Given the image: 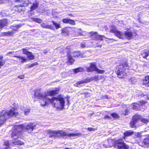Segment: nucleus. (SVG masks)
Returning a JSON list of instances; mask_svg holds the SVG:
<instances>
[{
  "mask_svg": "<svg viewBox=\"0 0 149 149\" xmlns=\"http://www.w3.org/2000/svg\"><path fill=\"white\" fill-rule=\"evenodd\" d=\"M34 96L35 97L41 100V105L45 106L51 103L54 107L59 109L63 108L64 105V99L62 97L58 96L57 97H53L50 99L48 97V95L45 93H42L37 91L35 92Z\"/></svg>",
  "mask_w": 149,
  "mask_h": 149,
  "instance_id": "nucleus-1",
  "label": "nucleus"
},
{
  "mask_svg": "<svg viewBox=\"0 0 149 149\" xmlns=\"http://www.w3.org/2000/svg\"><path fill=\"white\" fill-rule=\"evenodd\" d=\"M36 124L34 123H30L27 125H15L12 128L11 132V137L14 140L18 139L19 136L23 128L25 129L29 133H32L33 130L36 129Z\"/></svg>",
  "mask_w": 149,
  "mask_h": 149,
  "instance_id": "nucleus-2",
  "label": "nucleus"
},
{
  "mask_svg": "<svg viewBox=\"0 0 149 149\" xmlns=\"http://www.w3.org/2000/svg\"><path fill=\"white\" fill-rule=\"evenodd\" d=\"M45 132L49 135V137H54V138L59 137L61 136H68L69 137L72 136H81V134L80 133H70L68 134L66 132L61 130L59 131H53L49 130L46 131Z\"/></svg>",
  "mask_w": 149,
  "mask_h": 149,
  "instance_id": "nucleus-3",
  "label": "nucleus"
},
{
  "mask_svg": "<svg viewBox=\"0 0 149 149\" xmlns=\"http://www.w3.org/2000/svg\"><path fill=\"white\" fill-rule=\"evenodd\" d=\"M110 32L113 33L115 35L120 39H124L125 38L130 40L134 37L137 34L136 31L132 32L130 31L125 32L124 33L118 31L114 26L111 27L110 30Z\"/></svg>",
  "mask_w": 149,
  "mask_h": 149,
  "instance_id": "nucleus-4",
  "label": "nucleus"
},
{
  "mask_svg": "<svg viewBox=\"0 0 149 149\" xmlns=\"http://www.w3.org/2000/svg\"><path fill=\"white\" fill-rule=\"evenodd\" d=\"M19 114L17 112H16L12 110H10L8 112H5L3 110L1 114L0 115V127L1 126L3 123L8 118L15 116H17Z\"/></svg>",
  "mask_w": 149,
  "mask_h": 149,
  "instance_id": "nucleus-5",
  "label": "nucleus"
},
{
  "mask_svg": "<svg viewBox=\"0 0 149 149\" xmlns=\"http://www.w3.org/2000/svg\"><path fill=\"white\" fill-rule=\"evenodd\" d=\"M129 68V66L126 62L121 63L116 68V72L118 77L122 78L126 77L127 74L125 71L126 69H128Z\"/></svg>",
  "mask_w": 149,
  "mask_h": 149,
  "instance_id": "nucleus-6",
  "label": "nucleus"
},
{
  "mask_svg": "<svg viewBox=\"0 0 149 149\" xmlns=\"http://www.w3.org/2000/svg\"><path fill=\"white\" fill-rule=\"evenodd\" d=\"M91 38L93 40H99L101 41L103 40L105 38L109 39V38H105L103 35H100L96 32L93 33L91 32L89 33Z\"/></svg>",
  "mask_w": 149,
  "mask_h": 149,
  "instance_id": "nucleus-7",
  "label": "nucleus"
},
{
  "mask_svg": "<svg viewBox=\"0 0 149 149\" xmlns=\"http://www.w3.org/2000/svg\"><path fill=\"white\" fill-rule=\"evenodd\" d=\"M94 79H95L93 78H88L85 79H84L83 80H81L80 81L77 82L76 84H74V86L77 87H79L80 86V84H82L83 83H86L88 82H90L93 80Z\"/></svg>",
  "mask_w": 149,
  "mask_h": 149,
  "instance_id": "nucleus-8",
  "label": "nucleus"
},
{
  "mask_svg": "<svg viewBox=\"0 0 149 149\" xmlns=\"http://www.w3.org/2000/svg\"><path fill=\"white\" fill-rule=\"evenodd\" d=\"M116 143L118 146V149H129V146L123 142L118 141Z\"/></svg>",
  "mask_w": 149,
  "mask_h": 149,
  "instance_id": "nucleus-9",
  "label": "nucleus"
},
{
  "mask_svg": "<svg viewBox=\"0 0 149 149\" xmlns=\"http://www.w3.org/2000/svg\"><path fill=\"white\" fill-rule=\"evenodd\" d=\"M90 65L94 71H96L98 73L103 74L105 72L104 70H100L97 68L96 67V63L95 62L92 63Z\"/></svg>",
  "mask_w": 149,
  "mask_h": 149,
  "instance_id": "nucleus-10",
  "label": "nucleus"
},
{
  "mask_svg": "<svg viewBox=\"0 0 149 149\" xmlns=\"http://www.w3.org/2000/svg\"><path fill=\"white\" fill-rule=\"evenodd\" d=\"M15 2L21 3L20 4L21 6H27L29 3V0H14Z\"/></svg>",
  "mask_w": 149,
  "mask_h": 149,
  "instance_id": "nucleus-11",
  "label": "nucleus"
},
{
  "mask_svg": "<svg viewBox=\"0 0 149 149\" xmlns=\"http://www.w3.org/2000/svg\"><path fill=\"white\" fill-rule=\"evenodd\" d=\"M20 110L21 111L20 112L21 114H22L23 113H24L25 115H27L29 113L30 109H27L26 107H22L20 108Z\"/></svg>",
  "mask_w": 149,
  "mask_h": 149,
  "instance_id": "nucleus-12",
  "label": "nucleus"
},
{
  "mask_svg": "<svg viewBox=\"0 0 149 149\" xmlns=\"http://www.w3.org/2000/svg\"><path fill=\"white\" fill-rule=\"evenodd\" d=\"M63 22L65 23H69L72 25H74L75 24V22L74 20H72L71 19L65 18L63 19Z\"/></svg>",
  "mask_w": 149,
  "mask_h": 149,
  "instance_id": "nucleus-13",
  "label": "nucleus"
},
{
  "mask_svg": "<svg viewBox=\"0 0 149 149\" xmlns=\"http://www.w3.org/2000/svg\"><path fill=\"white\" fill-rule=\"evenodd\" d=\"M39 4V2L37 1H36L35 2H34L33 3L31 7L30 11H33L38 8V7Z\"/></svg>",
  "mask_w": 149,
  "mask_h": 149,
  "instance_id": "nucleus-14",
  "label": "nucleus"
},
{
  "mask_svg": "<svg viewBox=\"0 0 149 149\" xmlns=\"http://www.w3.org/2000/svg\"><path fill=\"white\" fill-rule=\"evenodd\" d=\"M41 26L44 28L48 29L51 30H53L54 29V27L50 25H48L47 24L44 23H42L41 24Z\"/></svg>",
  "mask_w": 149,
  "mask_h": 149,
  "instance_id": "nucleus-15",
  "label": "nucleus"
},
{
  "mask_svg": "<svg viewBox=\"0 0 149 149\" xmlns=\"http://www.w3.org/2000/svg\"><path fill=\"white\" fill-rule=\"evenodd\" d=\"M59 91V89L56 88L55 90H52V91L48 92V93L49 95L52 96L56 94H58Z\"/></svg>",
  "mask_w": 149,
  "mask_h": 149,
  "instance_id": "nucleus-16",
  "label": "nucleus"
},
{
  "mask_svg": "<svg viewBox=\"0 0 149 149\" xmlns=\"http://www.w3.org/2000/svg\"><path fill=\"white\" fill-rule=\"evenodd\" d=\"M143 83L144 85L149 86V76H146L143 80Z\"/></svg>",
  "mask_w": 149,
  "mask_h": 149,
  "instance_id": "nucleus-17",
  "label": "nucleus"
},
{
  "mask_svg": "<svg viewBox=\"0 0 149 149\" xmlns=\"http://www.w3.org/2000/svg\"><path fill=\"white\" fill-rule=\"evenodd\" d=\"M7 21L6 19H3L0 20V29L6 25L7 24Z\"/></svg>",
  "mask_w": 149,
  "mask_h": 149,
  "instance_id": "nucleus-18",
  "label": "nucleus"
},
{
  "mask_svg": "<svg viewBox=\"0 0 149 149\" xmlns=\"http://www.w3.org/2000/svg\"><path fill=\"white\" fill-rule=\"evenodd\" d=\"M14 57H15L19 59V61H20L22 63L25 62L27 60V59H25L24 57L20 56H14Z\"/></svg>",
  "mask_w": 149,
  "mask_h": 149,
  "instance_id": "nucleus-19",
  "label": "nucleus"
},
{
  "mask_svg": "<svg viewBox=\"0 0 149 149\" xmlns=\"http://www.w3.org/2000/svg\"><path fill=\"white\" fill-rule=\"evenodd\" d=\"M70 54L72 55L74 57H79V56H81V54L80 52H71L70 53Z\"/></svg>",
  "mask_w": 149,
  "mask_h": 149,
  "instance_id": "nucleus-20",
  "label": "nucleus"
},
{
  "mask_svg": "<svg viewBox=\"0 0 149 149\" xmlns=\"http://www.w3.org/2000/svg\"><path fill=\"white\" fill-rule=\"evenodd\" d=\"M71 54L69 55V54H68V62L70 64H72L74 61V60Z\"/></svg>",
  "mask_w": 149,
  "mask_h": 149,
  "instance_id": "nucleus-21",
  "label": "nucleus"
},
{
  "mask_svg": "<svg viewBox=\"0 0 149 149\" xmlns=\"http://www.w3.org/2000/svg\"><path fill=\"white\" fill-rule=\"evenodd\" d=\"M141 119V116L140 115H135L132 117V120L136 123L138 120H140Z\"/></svg>",
  "mask_w": 149,
  "mask_h": 149,
  "instance_id": "nucleus-22",
  "label": "nucleus"
},
{
  "mask_svg": "<svg viewBox=\"0 0 149 149\" xmlns=\"http://www.w3.org/2000/svg\"><path fill=\"white\" fill-rule=\"evenodd\" d=\"M26 55L29 60H32L34 59V56L31 52H30Z\"/></svg>",
  "mask_w": 149,
  "mask_h": 149,
  "instance_id": "nucleus-23",
  "label": "nucleus"
},
{
  "mask_svg": "<svg viewBox=\"0 0 149 149\" xmlns=\"http://www.w3.org/2000/svg\"><path fill=\"white\" fill-rule=\"evenodd\" d=\"M136 81V79L134 77H131L129 79V82L132 84H135Z\"/></svg>",
  "mask_w": 149,
  "mask_h": 149,
  "instance_id": "nucleus-24",
  "label": "nucleus"
},
{
  "mask_svg": "<svg viewBox=\"0 0 149 149\" xmlns=\"http://www.w3.org/2000/svg\"><path fill=\"white\" fill-rule=\"evenodd\" d=\"M133 132L131 130L125 131L124 133V134L125 136H127L131 135L133 134Z\"/></svg>",
  "mask_w": 149,
  "mask_h": 149,
  "instance_id": "nucleus-25",
  "label": "nucleus"
},
{
  "mask_svg": "<svg viewBox=\"0 0 149 149\" xmlns=\"http://www.w3.org/2000/svg\"><path fill=\"white\" fill-rule=\"evenodd\" d=\"M149 53V50L147 52L143 51L142 52V56L144 58H146L148 56Z\"/></svg>",
  "mask_w": 149,
  "mask_h": 149,
  "instance_id": "nucleus-26",
  "label": "nucleus"
},
{
  "mask_svg": "<svg viewBox=\"0 0 149 149\" xmlns=\"http://www.w3.org/2000/svg\"><path fill=\"white\" fill-rule=\"evenodd\" d=\"M31 19L33 21L38 23H40L42 22V21L41 19L39 18L32 17L31 18Z\"/></svg>",
  "mask_w": 149,
  "mask_h": 149,
  "instance_id": "nucleus-27",
  "label": "nucleus"
},
{
  "mask_svg": "<svg viewBox=\"0 0 149 149\" xmlns=\"http://www.w3.org/2000/svg\"><path fill=\"white\" fill-rule=\"evenodd\" d=\"M62 33L63 35H67L68 34L69 31L66 28H64L61 30Z\"/></svg>",
  "mask_w": 149,
  "mask_h": 149,
  "instance_id": "nucleus-28",
  "label": "nucleus"
},
{
  "mask_svg": "<svg viewBox=\"0 0 149 149\" xmlns=\"http://www.w3.org/2000/svg\"><path fill=\"white\" fill-rule=\"evenodd\" d=\"M139 107L137 103H134L132 105V108L135 110H139Z\"/></svg>",
  "mask_w": 149,
  "mask_h": 149,
  "instance_id": "nucleus-29",
  "label": "nucleus"
},
{
  "mask_svg": "<svg viewBox=\"0 0 149 149\" xmlns=\"http://www.w3.org/2000/svg\"><path fill=\"white\" fill-rule=\"evenodd\" d=\"M74 72L75 73H77L79 72H83L84 71V69L82 68H77L76 69H74Z\"/></svg>",
  "mask_w": 149,
  "mask_h": 149,
  "instance_id": "nucleus-30",
  "label": "nucleus"
},
{
  "mask_svg": "<svg viewBox=\"0 0 149 149\" xmlns=\"http://www.w3.org/2000/svg\"><path fill=\"white\" fill-rule=\"evenodd\" d=\"M14 33L12 31H9L4 33V35L6 36H12Z\"/></svg>",
  "mask_w": 149,
  "mask_h": 149,
  "instance_id": "nucleus-31",
  "label": "nucleus"
},
{
  "mask_svg": "<svg viewBox=\"0 0 149 149\" xmlns=\"http://www.w3.org/2000/svg\"><path fill=\"white\" fill-rule=\"evenodd\" d=\"M27 47L25 48H22V53L23 54L27 55L29 52L28 51Z\"/></svg>",
  "mask_w": 149,
  "mask_h": 149,
  "instance_id": "nucleus-32",
  "label": "nucleus"
},
{
  "mask_svg": "<svg viewBox=\"0 0 149 149\" xmlns=\"http://www.w3.org/2000/svg\"><path fill=\"white\" fill-rule=\"evenodd\" d=\"M52 23H53V24L55 26L56 28V29H58L59 28H60V24L59 23L55 22L54 21H52Z\"/></svg>",
  "mask_w": 149,
  "mask_h": 149,
  "instance_id": "nucleus-33",
  "label": "nucleus"
},
{
  "mask_svg": "<svg viewBox=\"0 0 149 149\" xmlns=\"http://www.w3.org/2000/svg\"><path fill=\"white\" fill-rule=\"evenodd\" d=\"M13 143L15 145H22L24 144V143L20 141L17 140L15 142H13Z\"/></svg>",
  "mask_w": 149,
  "mask_h": 149,
  "instance_id": "nucleus-34",
  "label": "nucleus"
},
{
  "mask_svg": "<svg viewBox=\"0 0 149 149\" xmlns=\"http://www.w3.org/2000/svg\"><path fill=\"white\" fill-rule=\"evenodd\" d=\"M136 122L133 120L130 123V125L132 128H135L136 127Z\"/></svg>",
  "mask_w": 149,
  "mask_h": 149,
  "instance_id": "nucleus-35",
  "label": "nucleus"
},
{
  "mask_svg": "<svg viewBox=\"0 0 149 149\" xmlns=\"http://www.w3.org/2000/svg\"><path fill=\"white\" fill-rule=\"evenodd\" d=\"M3 56H0V59H3ZM4 64V62L2 60H0V68H1V66H3Z\"/></svg>",
  "mask_w": 149,
  "mask_h": 149,
  "instance_id": "nucleus-36",
  "label": "nucleus"
},
{
  "mask_svg": "<svg viewBox=\"0 0 149 149\" xmlns=\"http://www.w3.org/2000/svg\"><path fill=\"white\" fill-rule=\"evenodd\" d=\"M21 26V25H18L15 26L13 27L12 29L13 30H14V31H17L18 30V29L20 28Z\"/></svg>",
  "mask_w": 149,
  "mask_h": 149,
  "instance_id": "nucleus-37",
  "label": "nucleus"
},
{
  "mask_svg": "<svg viewBox=\"0 0 149 149\" xmlns=\"http://www.w3.org/2000/svg\"><path fill=\"white\" fill-rule=\"evenodd\" d=\"M141 120L142 122L145 123H147L149 122V119L147 118H142Z\"/></svg>",
  "mask_w": 149,
  "mask_h": 149,
  "instance_id": "nucleus-38",
  "label": "nucleus"
},
{
  "mask_svg": "<svg viewBox=\"0 0 149 149\" xmlns=\"http://www.w3.org/2000/svg\"><path fill=\"white\" fill-rule=\"evenodd\" d=\"M137 104L139 106H142L145 104V102L143 101H140L138 102Z\"/></svg>",
  "mask_w": 149,
  "mask_h": 149,
  "instance_id": "nucleus-39",
  "label": "nucleus"
},
{
  "mask_svg": "<svg viewBox=\"0 0 149 149\" xmlns=\"http://www.w3.org/2000/svg\"><path fill=\"white\" fill-rule=\"evenodd\" d=\"M87 70L88 72H90L94 71V69H93V68L91 67V65L89 68H87Z\"/></svg>",
  "mask_w": 149,
  "mask_h": 149,
  "instance_id": "nucleus-40",
  "label": "nucleus"
},
{
  "mask_svg": "<svg viewBox=\"0 0 149 149\" xmlns=\"http://www.w3.org/2000/svg\"><path fill=\"white\" fill-rule=\"evenodd\" d=\"M111 116L113 118H117L119 117L118 115L116 113H113L111 114Z\"/></svg>",
  "mask_w": 149,
  "mask_h": 149,
  "instance_id": "nucleus-41",
  "label": "nucleus"
},
{
  "mask_svg": "<svg viewBox=\"0 0 149 149\" xmlns=\"http://www.w3.org/2000/svg\"><path fill=\"white\" fill-rule=\"evenodd\" d=\"M4 145L7 146H9V141H7L4 142Z\"/></svg>",
  "mask_w": 149,
  "mask_h": 149,
  "instance_id": "nucleus-42",
  "label": "nucleus"
},
{
  "mask_svg": "<svg viewBox=\"0 0 149 149\" xmlns=\"http://www.w3.org/2000/svg\"><path fill=\"white\" fill-rule=\"evenodd\" d=\"M38 64V63L36 62H35L32 64L30 66L31 67H33L34 66L37 65Z\"/></svg>",
  "mask_w": 149,
  "mask_h": 149,
  "instance_id": "nucleus-43",
  "label": "nucleus"
},
{
  "mask_svg": "<svg viewBox=\"0 0 149 149\" xmlns=\"http://www.w3.org/2000/svg\"><path fill=\"white\" fill-rule=\"evenodd\" d=\"M87 129L89 131H94L95 130V129L93 128H90V127H89V128H87Z\"/></svg>",
  "mask_w": 149,
  "mask_h": 149,
  "instance_id": "nucleus-44",
  "label": "nucleus"
},
{
  "mask_svg": "<svg viewBox=\"0 0 149 149\" xmlns=\"http://www.w3.org/2000/svg\"><path fill=\"white\" fill-rule=\"evenodd\" d=\"M18 78L20 79H23L24 78V76L23 75H21L18 76Z\"/></svg>",
  "mask_w": 149,
  "mask_h": 149,
  "instance_id": "nucleus-45",
  "label": "nucleus"
},
{
  "mask_svg": "<svg viewBox=\"0 0 149 149\" xmlns=\"http://www.w3.org/2000/svg\"><path fill=\"white\" fill-rule=\"evenodd\" d=\"M104 118L105 119H107V118L110 119V117L108 115H106L104 116Z\"/></svg>",
  "mask_w": 149,
  "mask_h": 149,
  "instance_id": "nucleus-46",
  "label": "nucleus"
},
{
  "mask_svg": "<svg viewBox=\"0 0 149 149\" xmlns=\"http://www.w3.org/2000/svg\"><path fill=\"white\" fill-rule=\"evenodd\" d=\"M86 47V46L85 45L83 44H81V47L82 48H85Z\"/></svg>",
  "mask_w": 149,
  "mask_h": 149,
  "instance_id": "nucleus-47",
  "label": "nucleus"
},
{
  "mask_svg": "<svg viewBox=\"0 0 149 149\" xmlns=\"http://www.w3.org/2000/svg\"><path fill=\"white\" fill-rule=\"evenodd\" d=\"M4 1L3 0H0V4L4 3Z\"/></svg>",
  "mask_w": 149,
  "mask_h": 149,
  "instance_id": "nucleus-48",
  "label": "nucleus"
},
{
  "mask_svg": "<svg viewBox=\"0 0 149 149\" xmlns=\"http://www.w3.org/2000/svg\"><path fill=\"white\" fill-rule=\"evenodd\" d=\"M92 78H93L94 79H94L93 80L96 81L97 80V77L96 76H94Z\"/></svg>",
  "mask_w": 149,
  "mask_h": 149,
  "instance_id": "nucleus-49",
  "label": "nucleus"
},
{
  "mask_svg": "<svg viewBox=\"0 0 149 149\" xmlns=\"http://www.w3.org/2000/svg\"><path fill=\"white\" fill-rule=\"evenodd\" d=\"M13 53H14L13 51L10 52H7V54H13Z\"/></svg>",
  "mask_w": 149,
  "mask_h": 149,
  "instance_id": "nucleus-50",
  "label": "nucleus"
},
{
  "mask_svg": "<svg viewBox=\"0 0 149 149\" xmlns=\"http://www.w3.org/2000/svg\"><path fill=\"white\" fill-rule=\"evenodd\" d=\"M137 136L138 137H140L141 136V134L139 133L137 134Z\"/></svg>",
  "mask_w": 149,
  "mask_h": 149,
  "instance_id": "nucleus-51",
  "label": "nucleus"
},
{
  "mask_svg": "<svg viewBox=\"0 0 149 149\" xmlns=\"http://www.w3.org/2000/svg\"><path fill=\"white\" fill-rule=\"evenodd\" d=\"M104 97H105L106 98H107V99H108V96L107 95H105L104 96Z\"/></svg>",
  "mask_w": 149,
  "mask_h": 149,
  "instance_id": "nucleus-52",
  "label": "nucleus"
},
{
  "mask_svg": "<svg viewBox=\"0 0 149 149\" xmlns=\"http://www.w3.org/2000/svg\"><path fill=\"white\" fill-rule=\"evenodd\" d=\"M94 114L93 113H90L89 114V116H92L93 114Z\"/></svg>",
  "mask_w": 149,
  "mask_h": 149,
  "instance_id": "nucleus-53",
  "label": "nucleus"
},
{
  "mask_svg": "<svg viewBox=\"0 0 149 149\" xmlns=\"http://www.w3.org/2000/svg\"><path fill=\"white\" fill-rule=\"evenodd\" d=\"M65 149H71V148H65Z\"/></svg>",
  "mask_w": 149,
  "mask_h": 149,
  "instance_id": "nucleus-54",
  "label": "nucleus"
},
{
  "mask_svg": "<svg viewBox=\"0 0 149 149\" xmlns=\"http://www.w3.org/2000/svg\"><path fill=\"white\" fill-rule=\"evenodd\" d=\"M98 47H101V45H99L98 46Z\"/></svg>",
  "mask_w": 149,
  "mask_h": 149,
  "instance_id": "nucleus-55",
  "label": "nucleus"
},
{
  "mask_svg": "<svg viewBox=\"0 0 149 149\" xmlns=\"http://www.w3.org/2000/svg\"><path fill=\"white\" fill-rule=\"evenodd\" d=\"M67 48L69 49V48H70V46H67Z\"/></svg>",
  "mask_w": 149,
  "mask_h": 149,
  "instance_id": "nucleus-56",
  "label": "nucleus"
},
{
  "mask_svg": "<svg viewBox=\"0 0 149 149\" xmlns=\"http://www.w3.org/2000/svg\"><path fill=\"white\" fill-rule=\"evenodd\" d=\"M148 99H149V95L148 96Z\"/></svg>",
  "mask_w": 149,
  "mask_h": 149,
  "instance_id": "nucleus-57",
  "label": "nucleus"
},
{
  "mask_svg": "<svg viewBox=\"0 0 149 149\" xmlns=\"http://www.w3.org/2000/svg\"><path fill=\"white\" fill-rule=\"evenodd\" d=\"M148 140V139H145L146 141H147V140Z\"/></svg>",
  "mask_w": 149,
  "mask_h": 149,
  "instance_id": "nucleus-58",
  "label": "nucleus"
},
{
  "mask_svg": "<svg viewBox=\"0 0 149 149\" xmlns=\"http://www.w3.org/2000/svg\"><path fill=\"white\" fill-rule=\"evenodd\" d=\"M70 15L71 16H72V15Z\"/></svg>",
  "mask_w": 149,
  "mask_h": 149,
  "instance_id": "nucleus-59",
  "label": "nucleus"
},
{
  "mask_svg": "<svg viewBox=\"0 0 149 149\" xmlns=\"http://www.w3.org/2000/svg\"><path fill=\"white\" fill-rule=\"evenodd\" d=\"M147 143H149V142H147Z\"/></svg>",
  "mask_w": 149,
  "mask_h": 149,
  "instance_id": "nucleus-60",
  "label": "nucleus"
},
{
  "mask_svg": "<svg viewBox=\"0 0 149 149\" xmlns=\"http://www.w3.org/2000/svg\"><path fill=\"white\" fill-rule=\"evenodd\" d=\"M0 30H1V29H0Z\"/></svg>",
  "mask_w": 149,
  "mask_h": 149,
  "instance_id": "nucleus-61",
  "label": "nucleus"
}]
</instances>
